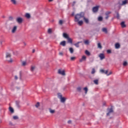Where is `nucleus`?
<instances>
[{"label": "nucleus", "instance_id": "obj_1", "mask_svg": "<svg viewBox=\"0 0 128 128\" xmlns=\"http://www.w3.org/2000/svg\"><path fill=\"white\" fill-rule=\"evenodd\" d=\"M84 16V12H80V14H76L74 17L75 22H78L80 18H82Z\"/></svg>", "mask_w": 128, "mask_h": 128}, {"label": "nucleus", "instance_id": "obj_2", "mask_svg": "<svg viewBox=\"0 0 128 128\" xmlns=\"http://www.w3.org/2000/svg\"><path fill=\"white\" fill-rule=\"evenodd\" d=\"M63 36L65 38H66L68 44H72V38H70L68 34H66V33H64Z\"/></svg>", "mask_w": 128, "mask_h": 128}, {"label": "nucleus", "instance_id": "obj_3", "mask_svg": "<svg viewBox=\"0 0 128 128\" xmlns=\"http://www.w3.org/2000/svg\"><path fill=\"white\" fill-rule=\"evenodd\" d=\"M12 55L10 53L6 54V60L8 62H12V59L11 58Z\"/></svg>", "mask_w": 128, "mask_h": 128}, {"label": "nucleus", "instance_id": "obj_4", "mask_svg": "<svg viewBox=\"0 0 128 128\" xmlns=\"http://www.w3.org/2000/svg\"><path fill=\"white\" fill-rule=\"evenodd\" d=\"M58 98H60V102L63 104L66 102V98L64 97H62V95L60 93L58 94Z\"/></svg>", "mask_w": 128, "mask_h": 128}, {"label": "nucleus", "instance_id": "obj_5", "mask_svg": "<svg viewBox=\"0 0 128 128\" xmlns=\"http://www.w3.org/2000/svg\"><path fill=\"white\" fill-rule=\"evenodd\" d=\"M100 72H102V74H106V76H110V74H112V72H110L109 74H108V70L104 71V70L101 69L100 70Z\"/></svg>", "mask_w": 128, "mask_h": 128}, {"label": "nucleus", "instance_id": "obj_6", "mask_svg": "<svg viewBox=\"0 0 128 128\" xmlns=\"http://www.w3.org/2000/svg\"><path fill=\"white\" fill-rule=\"evenodd\" d=\"M100 8V6H98L92 8L93 12H98V9Z\"/></svg>", "mask_w": 128, "mask_h": 128}, {"label": "nucleus", "instance_id": "obj_7", "mask_svg": "<svg viewBox=\"0 0 128 128\" xmlns=\"http://www.w3.org/2000/svg\"><path fill=\"white\" fill-rule=\"evenodd\" d=\"M86 56H83L82 58L79 60V62H86Z\"/></svg>", "mask_w": 128, "mask_h": 128}, {"label": "nucleus", "instance_id": "obj_8", "mask_svg": "<svg viewBox=\"0 0 128 128\" xmlns=\"http://www.w3.org/2000/svg\"><path fill=\"white\" fill-rule=\"evenodd\" d=\"M22 18L20 17H18L16 19V22H18V24H22Z\"/></svg>", "mask_w": 128, "mask_h": 128}, {"label": "nucleus", "instance_id": "obj_9", "mask_svg": "<svg viewBox=\"0 0 128 128\" xmlns=\"http://www.w3.org/2000/svg\"><path fill=\"white\" fill-rule=\"evenodd\" d=\"M110 14H112V12H106V13H105V14L106 16L105 18L106 20H108V18H109V16Z\"/></svg>", "mask_w": 128, "mask_h": 128}, {"label": "nucleus", "instance_id": "obj_10", "mask_svg": "<svg viewBox=\"0 0 128 128\" xmlns=\"http://www.w3.org/2000/svg\"><path fill=\"white\" fill-rule=\"evenodd\" d=\"M99 58H100V59L101 60H102L105 58L104 54L101 53L98 56Z\"/></svg>", "mask_w": 128, "mask_h": 128}, {"label": "nucleus", "instance_id": "obj_11", "mask_svg": "<svg viewBox=\"0 0 128 128\" xmlns=\"http://www.w3.org/2000/svg\"><path fill=\"white\" fill-rule=\"evenodd\" d=\"M16 30H18V26H14L13 27V28L12 30V34H14V32H16Z\"/></svg>", "mask_w": 128, "mask_h": 128}, {"label": "nucleus", "instance_id": "obj_12", "mask_svg": "<svg viewBox=\"0 0 128 128\" xmlns=\"http://www.w3.org/2000/svg\"><path fill=\"white\" fill-rule=\"evenodd\" d=\"M58 73L60 74H62V76H66V72H64V70H59L58 71Z\"/></svg>", "mask_w": 128, "mask_h": 128}, {"label": "nucleus", "instance_id": "obj_13", "mask_svg": "<svg viewBox=\"0 0 128 128\" xmlns=\"http://www.w3.org/2000/svg\"><path fill=\"white\" fill-rule=\"evenodd\" d=\"M128 4V0L122 1V4H120V2L118 3V4H120L121 6H124V4Z\"/></svg>", "mask_w": 128, "mask_h": 128}, {"label": "nucleus", "instance_id": "obj_14", "mask_svg": "<svg viewBox=\"0 0 128 128\" xmlns=\"http://www.w3.org/2000/svg\"><path fill=\"white\" fill-rule=\"evenodd\" d=\"M66 41H62L60 42V45L62 46H66Z\"/></svg>", "mask_w": 128, "mask_h": 128}, {"label": "nucleus", "instance_id": "obj_15", "mask_svg": "<svg viewBox=\"0 0 128 128\" xmlns=\"http://www.w3.org/2000/svg\"><path fill=\"white\" fill-rule=\"evenodd\" d=\"M82 42H78L77 43L74 44V46H75L76 48H80V44H81Z\"/></svg>", "mask_w": 128, "mask_h": 128}, {"label": "nucleus", "instance_id": "obj_16", "mask_svg": "<svg viewBox=\"0 0 128 128\" xmlns=\"http://www.w3.org/2000/svg\"><path fill=\"white\" fill-rule=\"evenodd\" d=\"M98 48H100V50H102V44L100 43H98L97 44Z\"/></svg>", "mask_w": 128, "mask_h": 128}, {"label": "nucleus", "instance_id": "obj_17", "mask_svg": "<svg viewBox=\"0 0 128 128\" xmlns=\"http://www.w3.org/2000/svg\"><path fill=\"white\" fill-rule=\"evenodd\" d=\"M78 26H82V24H84V22H82V20H78V22H77Z\"/></svg>", "mask_w": 128, "mask_h": 128}, {"label": "nucleus", "instance_id": "obj_18", "mask_svg": "<svg viewBox=\"0 0 128 128\" xmlns=\"http://www.w3.org/2000/svg\"><path fill=\"white\" fill-rule=\"evenodd\" d=\"M115 48H120V44L118 43H116V44H115Z\"/></svg>", "mask_w": 128, "mask_h": 128}, {"label": "nucleus", "instance_id": "obj_19", "mask_svg": "<svg viewBox=\"0 0 128 128\" xmlns=\"http://www.w3.org/2000/svg\"><path fill=\"white\" fill-rule=\"evenodd\" d=\"M110 112H114V110H112V108H111L109 110V112L108 113H107V116H110Z\"/></svg>", "mask_w": 128, "mask_h": 128}, {"label": "nucleus", "instance_id": "obj_20", "mask_svg": "<svg viewBox=\"0 0 128 128\" xmlns=\"http://www.w3.org/2000/svg\"><path fill=\"white\" fill-rule=\"evenodd\" d=\"M102 32H105V34H108V29L106 28H102Z\"/></svg>", "mask_w": 128, "mask_h": 128}, {"label": "nucleus", "instance_id": "obj_21", "mask_svg": "<svg viewBox=\"0 0 128 128\" xmlns=\"http://www.w3.org/2000/svg\"><path fill=\"white\" fill-rule=\"evenodd\" d=\"M16 104L17 108H20V101H16Z\"/></svg>", "mask_w": 128, "mask_h": 128}, {"label": "nucleus", "instance_id": "obj_22", "mask_svg": "<svg viewBox=\"0 0 128 128\" xmlns=\"http://www.w3.org/2000/svg\"><path fill=\"white\" fill-rule=\"evenodd\" d=\"M77 90V92H82V87H78L76 88Z\"/></svg>", "mask_w": 128, "mask_h": 128}, {"label": "nucleus", "instance_id": "obj_23", "mask_svg": "<svg viewBox=\"0 0 128 128\" xmlns=\"http://www.w3.org/2000/svg\"><path fill=\"white\" fill-rule=\"evenodd\" d=\"M49 112L50 114H54L56 110H52V108H49Z\"/></svg>", "mask_w": 128, "mask_h": 128}, {"label": "nucleus", "instance_id": "obj_24", "mask_svg": "<svg viewBox=\"0 0 128 128\" xmlns=\"http://www.w3.org/2000/svg\"><path fill=\"white\" fill-rule=\"evenodd\" d=\"M83 18H84V20L86 24H88V22H89L88 19L87 18H86L84 16Z\"/></svg>", "mask_w": 128, "mask_h": 128}, {"label": "nucleus", "instance_id": "obj_25", "mask_svg": "<svg viewBox=\"0 0 128 128\" xmlns=\"http://www.w3.org/2000/svg\"><path fill=\"white\" fill-rule=\"evenodd\" d=\"M26 18H30V14L28 13H27L25 15Z\"/></svg>", "mask_w": 128, "mask_h": 128}, {"label": "nucleus", "instance_id": "obj_26", "mask_svg": "<svg viewBox=\"0 0 128 128\" xmlns=\"http://www.w3.org/2000/svg\"><path fill=\"white\" fill-rule=\"evenodd\" d=\"M84 44L86 46H88V44H90V41L88 40H86L84 41Z\"/></svg>", "mask_w": 128, "mask_h": 128}, {"label": "nucleus", "instance_id": "obj_27", "mask_svg": "<svg viewBox=\"0 0 128 128\" xmlns=\"http://www.w3.org/2000/svg\"><path fill=\"white\" fill-rule=\"evenodd\" d=\"M122 28H126V24H124V22H122L120 24Z\"/></svg>", "mask_w": 128, "mask_h": 128}, {"label": "nucleus", "instance_id": "obj_28", "mask_svg": "<svg viewBox=\"0 0 128 128\" xmlns=\"http://www.w3.org/2000/svg\"><path fill=\"white\" fill-rule=\"evenodd\" d=\"M94 82L95 84H96V85L98 84V79L94 80Z\"/></svg>", "mask_w": 128, "mask_h": 128}, {"label": "nucleus", "instance_id": "obj_29", "mask_svg": "<svg viewBox=\"0 0 128 128\" xmlns=\"http://www.w3.org/2000/svg\"><path fill=\"white\" fill-rule=\"evenodd\" d=\"M84 90L85 94H88V88L85 87V88H84Z\"/></svg>", "mask_w": 128, "mask_h": 128}, {"label": "nucleus", "instance_id": "obj_30", "mask_svg": "<svg viewBox=\"0 0 128 128\" xmlns=\"http://www.w3.org/2000/svg\"><path fill=\"white\" fill-rule=\"evenodd\" d=\"M85 54H86V56H90V52H88V50L85 51Z\"/></svg>", "mask_w": 128, "mask_h": 128}, {"label": "nucleus", "instance_id": "obj_31", "mask_svg": "<svg viewBox=\"0 0 128 128\" xmlns=\"http://www.w3.org/2000/svg\"><path fill=\"white\" fill-rule=\"evenodd\" d=\"M69 51L71 54H74V48H69Z\"/></svg>", "mask_w": 128, "mask_h": 128}, {"label": "nucleus", "instance_id": "obj_32", "mask_svg": "<svg viewBox=\"0 0 128 128\" xmlns=\"http://www.w3.org/2000/svg\"><path fill=\"white\" fill-rule=\"evenodd\" d=\"M34 70H36V66H32L31 68H30V71L31 72H34Z\"/></svg>", "mask_w": 128, "mask_h": 128}, {"label": "nucleus", "instance_id": "obj_33", "mask_svg": "<svg viewBox=\"0 0 128 128\" xmlns=\"http://www.w3.org/2000/svg\"><path fill=\"white\" fill-rule=\"evenodd\" d=\"M9 110L10 112H12V114L14 112V108H12V107H10L9 108Z\"/></svg>", "mask_w": 128, "mask_h": 128}, {"label": "nucleus", "instance_id": "obj_34", "mask_svg": "<svg viewBox=\"0 0 128 128\" xmlns=\"http://www.w3.org/2000/svg\"><path fill=\"white\" fill-rule=\"evenodd\" d=\"M10 2L14 4H16V0H10Z\"/></svg>", "mask_w": 128, "mask_h": 128}, {"label": "nucleus", "instance_id": "obj_35", "mask_svg": "<svg viewBox=\"0 0 128 128\" xmlns=\"http://www.w3.org/2000/svg\"><path fill=\"white\" fill-rule=\"evenodd\" d=\"M22 66H26V62H24V61L22 62Z\"/></svg>", "mask_w": 128, "mask_h": 128}, {"label": "nucleus", "instance_id": "obj_36", "mask_svg": "<svg viewBox=\"0 0 128 128\" xmlns=\"http://www.w3.org/2000/svg\"><path fill=\"white\" fill-rule=\"evenodd\" d=\"M95 72H96V70H95L94 68H93L92 69V72H91V74H95Z\"/></svg>", "mask_w": 128, "mask_h": 128}, {"label": "nucleus", "instance_id": "obj_37", "mask_svg": "<svg viewBox=\"0 0 128 128\" xmlns=\"http://www.w3.org/2000/svg\"><path fill=\"white\" fill-rule=\"evenodd\" d=\"M116 18L117 20H120V14H118V12L116 13Z\"/></svg>", "mask_w": 128, "mask_h": 128}, {"label": "nucleus", "instance_id": "obj_38", "mask_svg": "<svg viewBox=\"0 0 128 128\" xmlns=\"http://www.w3.org/2000/svg\"><path fill=\"white\" fill-rule=\"evenodd\" d=\"M98 20H99V22H102V16L98 17Z\"/></svg>", "mask_w": 128, "mask_h": 128}, {"label": "nucleus", "instance_id": "obj_39", "mask_svg": "<svg viewBox=\"0 0 128 128\" xmlns=\"http://www.w3.org/2000/svg\"><path fill=\"white\" fill-rule=\"evenodd\" d=\"M14 120H18V116H13Z\"/></svg>", "mask_w": 128, "mask_h": 128}, {"label": "nucleus", "instance_id": "obj_40", "mask_svg": "<svg viewBox=\"0 0 128 128\" xmlns=\"http://www.w3.org/2000/svg\"><path fill=\"white\" fill-rule=\"evenodd\" d=\"M8 20H14V18H12V16H10L8 18Z\"/></svg>", "mask_w": 128, "mask_h": 128}, {"label": "nucleus", "instance_id": "obj_41", "mask_svg": "<svg viewBox=\"0 0 128 128\" xmlns=\"http://www.w3.org/2000/svg\"><path fill=\"white\" fill-rule=\"evenodd\" d=\"M35 106H36V108H38V106H40V102H38L35 105Z\"/></svg>", "mask_w": 128, "mask_h": 128}, {"label": "nucleus", "instance_id": "obj_42", "mask_svg": "<svg viewBox=\"0 0 128 128\" xmlns=\"http://www.w3.org/2000/svg\"><path fill=\"white\" fill-rule=\"evenodd\" d=\"M63 22H63L62 20H59V24L62 25V24Z\"/></svg>", "mask_w": 128, "mask_h": 128}, {"label": "nucleus", "instance_id": "obj_43", "mask_svg": "<svg viewBox=\"0 0 128 128\" xmlns=\"http://www.w3.org/2000/svg\"><path fill=\"white\" fill-rule=\"evenodd\" d=\"M127 64H128V62H124L123 63V66H127Z\"/></svg>", "mask_w": 128, "mask_h": 128}, {"label": "nucleus", "instance_id": "obj_44", "mask_svg": "<svg viewBox=\"0 0 128 128\" xmlns=\"http://www.w3.org/2000/svg\"><path fill=\"white\" fill-rule=\"evenodd\" d=\"M48 32V34H52V29L49 28Z\"/></svg>", "mask_w": 128, "mask_h": 128}, {"label": "nucleus", "instance_id": "obj_45", "mask_svg": "<svg viewBox=\"0 0 128 128\" xmlns=\"http://www.w3.org/2000/svg\"><path fill=\"white\" fill-rule=\"evenodd\" d=\"M76 60V57H71L70 60Z\"/></svg>", "mask_w": 128, "mask_h": 128}, {"label": "nucleus", "instance_id": "obj_46", "mask_svg": "<svg viewBox=\"0 0 128 128\" xmlns=\"http://www.w3.org/2000/svg\"><path fill=\"white\" fill-rule=\"evenodd\" d=\"M76 1L73 2L72 4V6H74V5L76 4Z\"/></svg>", "mask_w": 128, "mask_h": 128}, {"label": "nucleus", "instance_id": "obj_47", "mask_svg": "<svg viewBox=\"0 0 128 128\" xmlns=\"http://www.w3.org/2000/svg\"><path fill=\"white\" fill-rule=\"evenodd\" d=\"M59 54L60 56H64V53H62V52H60Z\"/></svg>", "mask_w": 128, "mask_h": 128}, {"label": "nucleus", "instance_id": "obj_48", "mask_svg": "<svg viewBox=\"0 0 128 128\" xmlns=\"http://www.w3.org/2000/svg\"><path fill=\"white\" fill-rule=\"evenodd\" d=\"M68 124H72V120H68Z\"/></svg>", "mask_w": 128, "mask_h": 128}, {"label": "nucleus", "instance_id": "obj_49", "mask_svg": "<svg viewBox=\"0 0 128 128\" xmlns=\"http://www.w3.org/2000/svg\"><path fill=\"white\" fill-rule=\"evenodd\" d=\"M107 52L108 54H110V52H112V51H110V50H107Z\"/></svg>", "mask_w": 128, "mask_h": 128}, {"label": "nucleus", "instance_id": "obj_50", "mask_svg": "<svg viewBox=\"0 0 128 128\" xmlns=\"http://www.w3.org/2000/svg\"><path fill=\"white\" fill-rule=\"evenodd\" d=\"M2 44V40H0V46Z\"/></svg>", "mask_w": 128, "mask_h": 128}, {"label": "nucleus", "instance_id": "obj_51", "mask_svg": "<svg viewBox=\"0 0 128 128\" xmlns=\"http://www.w3.org/2000/svg\"><path fill=\"white\" fill-rule=\"evenodd\" d=\"M14 79L15 80H18V76H14Z\"/></svg>", "mask_w": 128, "mask_h": 128}, {"label": "nucleus", "instance_id": "obj_52", "mask_svg": "<svg viewBox=\"0 0 128 128\" xmlns=\"http://www.w3.org/2000/svg\"><path fill=\"white\" fill-rule=\"evenodd\" d=\"M10 126H12V122H10Z\"/></svg>", "mask_w": 128, "mask_h": 128}, {"label": "nucleus", "instance_id": "obj_53", "mask_svg": "<svg viewBox=\"0 0 128 128\" xmlns=\"http://www.w3.org/2000/svg\"><path fill=\"white\" fill-rule=\"evenodd\" d=\"M36 52V50H32V52Z\"/></svg>", "mask_w": 128, "mask_h": 128}, {"label": "nucleus", "instance_id": "obj_54", "mask_svg": "<svg viewBox=\"0 0 128 128\" xmlns=\"http://www.w3.org/2000/svg\"><path fill=\"white\" fill-rule=\"evenodd\" d=\"M52 0H48V2H52Z\"/></svg>", "mask_w": 128, "mask_h": 128}, {"label": "nucleus", "instance_id": "obj_55", "mask_svg": "<svg viewBox=\"0 0 128 128\" xmlns=\"http://www.w3.org/2000/svg\"><path fill=\"white\" fill-rule=\"evenodd\" d=\"M74 13L72 14V16H74Z\"/></svg>", "mask_w": 128, "mask_h": 128}, {"label": "nucleus", "instance_id": "obj_56", "mask_svg": "<svg viewBox=\"0 0 128 128\" xmlns=\"http://www.w3.org/2000/svg\"><path fill=\"white\" fill-rule=\"evenodd\" d=\"M105 105H106V103H104V106H105Z\"/></svg>", "mask_w": 128, "mask_h": 128}, {"label": "nucleus", "instance_id": "obj_57", "mask_svg": "<svg viewBox=\"0 0 128 128\" xmlns=\"http://www.w3.org/2000/svg\"><path fill=\"white\" fill-rule=\"evenodd\" d=\"M21 74V73L20 72V75Z\"/></svg>", "mask_w": 128, "mask_h": 128}]
</instances>
